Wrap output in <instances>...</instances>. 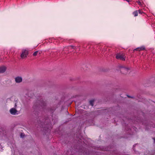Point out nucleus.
<instances>
[{"instance_id": "obj_1", "label": "nucleus", "mask_w": 155, "mask_h": 155, "mask_svg": "<svg viewBox=\"0 0 155 155\" xmlns=\"http://www.w3.org/2000/svg\"><path fill=\"white\" fill-rule=\"evenodd\" d=\"M28 53V51L26 49H23L22 53L21 55V57L22 58H24L27 57Z\"/></svg>"}, {"instance_id": "obj_2", "label": "nucleus", "mask_w": 155, "mask_h": 155, "mask_svg": "<svg viewBox=\"0 0 155 155\" xmlns=\"http://www.w3.org/2000/svg\"><path fill=\"white\" fill-rule=\"evenodd\" d=\"M116 58L117 59H120L122 61L125 60L124 55L123 54H118L116 56Z\"/></svg>"}, {"instance_id": "obj_3", "label": "nucleus", "mask_w": 155, "mask_h": 155, "mask_svg": "<svg viewBox=\"0 0 155 155\" xmlns=\"http://www.w3.org/2000/svg\"><path fill=\"white\" fill-rule=\"evenodd\" d=\"M129 69V68H126L121 67H120V70L121 72L123 74H126L128 72Z\"/></svg>"}, {"instance_id": "obj_4", "label": "nucleus", "mask_w": 155, "mask_h": 155, "mask_svg": "<svg viewBox=\"0 0 155 155\" xmlns=\"http://www.w3.org/2000/svg\"><path fill=\"white\" fill-rule=\"evenodd\" d=\"M15 82L17 83L21 82L22 81V78L21 77H17L15 78Z\"/></svg>"}, {"instance_id": "obj_5", "label": "nucleus", "mask_w": 155, "mask_h": 155, "mask_svg": "<svg viewBox=\"0 0 155 155\" xmlns=\"http://www.w3.org/2000/svg\"><path fill=\"white\" fill-rule=\"evenodd\" d=\"M10 113L13 115L17 114L18 111L14 108H12L10 110Z\"/></svg>"}, {"instance_id": "obj_6", "label": "nucleus", "mask_w": 155, "mask_h": 155, "mask_svg": "<svg viewBox=\"0 0 155 155\" xmlns=\"http://www.w3.org/2000/svg\"><path fill=\"white\" fill-rule=\"evenodd\" d=\"M6 68L4 66H0V73H2L5 72Z\"/></svg>"}, {"instance_id": "obj_7", "label": "nucleus", "mask_w": 155, "mask_h": 155, "mask_svg": "<svg viewBox=\"0 0 155 155\" xmlns=\"http://www.w3.org/2000/svg\"><path fill=\"white\" fill-rule=\"evenodd\" d=\"M145 49V47L144 46H142L140 47H138L136 49H135L134 51H140L141 50H143Z\"/></svg>"}, {"instance_id": "obj_8", "label": "nucleus", "mask_w": 155, "mask_h": 155, "mask_svg": "<svg viewBox=\"0 0 155 155\" xmlns=\"http://www.w3.org/2000/svg\"><path fill=\"white\" fill-rule=\"evenodd\" d=\"M133 15H134V16H137L138 15V12L137 10L135 11L133 13Z\"/></svg>"}, {"instance_id": "obj_9", "label": "nucleus", "mask_w": 155, "mask_h": 155, "mask_svg": "<svg viewBox=\"0 0 155 155\" xmlns=\"http://www.w3.org/2000/svg\"><path fill=\"white\" fill-rule=\"evenodd\" d=\"M94 100H91L90 101V104L92 106H93L94 105Z\"/></svg>"}, {"instance_id": "obj_10", "label": "nucleus", "mask_w": 155, "mask_h": 155, "mask_svg": "<svg viewBox=\"0 0 155 155\" xmlns=\"http://www.w3.org/2000/svg\"><path fill=\"white\" fill-rule=\"evenodd\" d=\"M38 51H36L33 54V55L34 56H35L37 55L38 54Z\"/></svg>"}, {"instance_id": "obj_11", "label": "nucleus", "mask_w": 155, "mask_h": 155, "mask_svg": "<svg viewBox=\"0 0 155 155\" xmlns=\"http://www.w3.org/2000/svg\"><path fill=\"white\" fill-rule=\"evenodd\" d=\"M69 48H73V49H75L76 48V47H74V46H70L69 47Z\"/></svg>"}, {"instance_id": "obj_12", "label": "nucleus", "mask_w": 155, "mask_h": 155, "mask_svg": "<svg viewBox=\"0 0 155 155\" xmlns=\"http://www.w3.org/2000/svg\"><path fill=\"white\" fill-rule=\"evenodd\" d=\"M24 136V134H22V133H21V137H23Z\"/></svg>"}, {"instance_id": "obj_13", "label": "nucleus", "mask_w": 155, "mask_h": 155, "mask_svg": "<svg viewBox=\"0 0 155 155\" xmlns=\"http://www.w3.org/2000/svg\"><path fill=\"white\" fill-rule=\"evenodd\" d=\"M138 11L139 13L141 14H142L143 13V12H141L140 11V10H138Z\"/></svg>"}, {"instance_id": "obj_14", "label": "nucleus", "mask_w": 155, "mask_h": 155, "mask_svg": "<svg viewBox=\"0 0 155 155\" xmlns=\"http://www.w3.org/2000/svg\"><path fill=\"white\" fill-rule=\"evenodd\" d=\"M137 3H138L140 5H141V3L140 2V1H137Z\"/></svg>"}, {"instance_id": "obj_15", "label": "nucleus", "mask_w": 155, "mask_h": 155, "mask_svg": "<svg viewBox=\"0 0 155 155\" xmlns=\"http://www.w3.org/2000/svg\"><path fill=\"white\" fill-rule=\"evenodd\" d=\"M16 106H17V105H16V104L15 103V107H16Z\"/></svg>"}, {"instance_id": "obj_16", "label": "nucleus", "mask_w": 155, "mask_h": 155, "mask_svg": "<svg viewBox=\"0 0 155 155\" xmlns=\"http://www.w3.org/2000/svg\"><path fill=\"white\" fill-rule=\"evenodd\" d=\"M153 139L154 140V142H155V138H153Z\"/></svg>"}]
</instances>
